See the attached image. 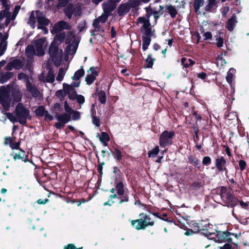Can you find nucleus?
<instances>
[{
	"mask_svg": "<svg viewBox=\"0 0 249 249\" xmlns=\"http://www.w3.org/2000/svg\"><path fill=\"white\" fill-rule=\"evenodd\" d=\"M15 112L18 122L22 125H25L27 123V119L30 115L29 110L22 103H18L16 107Z\"/></svg>",
	"mask_w": 249,
	"mask_h": 249,
	"instance_id": "1",
	"label": "nucleus"
},
{
	"mask_svg": "<svg viewBox=\"0 0 249 249\" xmlns=\"http://www.w3.org/2000/svg\"><path fill=\"white\" fill-rule=\"evenodd\" d=\"M18 79L19 80L25 79L26 80V89L31 93L32 96L37 98L41 96V93L35 85L32 84L30 81L28 75L23 73L21 72L18 74Z\"/></svg>",
	"mask_w": 249,
	"mask_h": 249,
	"instance_id": "2",
	"label": "nucleus"
},
{
	"mask_svg": "<svg viewBox=\"0 0 249 249\" xmlns=\"http://www.w3.org/2000/svg\"><path fill=\"white\" fill-rule=\"evenodd\" d=\"M175 136L174 131L164 130L159 137V144L161 147H165L173 144L172 140Z\"/></svg>",
	"mask_w": 249,
	"mask_h": 249,
	"instance_id": "3",
	"label": "nucleus"
},
{
	"mask_svg": "<svg viewBox=\"0 0 249 249\" xmlns=\"http://www.w3.org/2000/svg\"><path fill=\"white\" fill-rule=\"evenodd\" d=\"M59 46L51 43L49 48V54L50 58L54 62H60L62 57V50L59 49Z\"/></svg>",
	"mask_w": 249,
	"mask_h": 249,
	"instance_id": "4",
	"label": "nucleus"
},
{
	"mask_svg": "<svg viewBox=\"0 0 249 249\" xmlns=\"http://www.w3.org/2000/svg\"><path fill=\"white\" fill-rule=\"evenodd\" d=\"M144 32L142 34V49L146 51L150 44L151 37L154 35L155 30H152V28L143 29Z\"/></svg>",
	"mask_w": 249,
	"mask_h": 249,
	"instance_id": "5",
	"label": "nucleus"
},
{
	"mask_svg": "<svg viewBox=\"0 0 249 249\" xmlns=\"http://www.w3.org/2000/svg\"><path fill=\"white\" fill-rule=\"evenodd\" d=\"M0 103L3 108L8 110L10 107L8 90L4 86L0 88Z\"/></svg>",
	"mask_w": 249,
	"mask_h": 249,
	"instance_id": "6",
	"label": "nucleus"
},
{
	"mask_svg": "<svg viewBox=\"0 0 249 249\" xmlns=\"http://www.w3.org/2000/svg\"><path fill=\"white\" fill-rule=\"evenodd\" d=\"M227 160L224 156H218L215 160V166L218 172H225V176L228 178V170L226 167Z\"/></svg>",
	"mask_w": 249,
	"mask_h": 249,
	"instance_id": "7",
	"label": "nucleus"
},
{
	"mask_svg": "<svg viewBox=\"0 0 249 249\" xmlns=\"http://www.w3.org/2000/svg\"><path fill=\"white\" fill-rule=\"evenodd\" d=\"M36 13L37 15L36 18L38 22L37 28L42 30H46V33H48V30L45 26L49 25L50 20L45 17L42 16V13L40 11L36 10Z\"/></svg>",
	"mask_w": 249,
	"mask_h": 249,
	"instance_id": "8",
	"label": "nucleus"
},
{
	"mask_svg": "<svg viewBox=\"0 0 249 249\" xmlns=\"http://www.w3.org/2000/svg\"><path fill=\"white\" fill-rule=\"evenodd\" d=\"M231 236H235L236 237V235L228 231H216V237L219 242H231L232 241Z\"/></svg>",
	"mask_w": 249,
	"mask_h": 249,
	"instance_id": "9",
	"label": "nucleus"
},
{
	"mask_svg": "<svg viewBox=\"0 0 249 249\" xmlns=\"http://www.w3.org/2000/svg\"><path fill=\"white\" fill-rule=\"evenodd\" d=\"M224 206L228 208H234L239 203V200L232 194L230 193L222 200Z\"/></svg>",
	"mask_w": 249,
	"mask_h": 249,
	"instance_id": "10",
	"label": "nucleus"
},
{
	"mask_svg": "<svg viewBox=\"0 0 249 249\" xmlns=\"http://www.w3.org/2000/svg\"><path fill=\"white\" fill-rule=\"evenodd\" d=\"M199 231L202 234L204 235L206 237H208L212 234V233L209 231L210 224L208 221L201 220L199 222Z\"/></svg>",
	"mask_w": 249,
	"mask_h": 249,
	"instance_id": "11",
	"label": "nucleus"
},
{
	"mask_svg": "<svg viewBox=\"0 0 249 249\" xmlns=\"http://www.w3.org/2000/svg\"><path fill=\"white\" fill-rule=\"evenodd\" d=\"M23 66L22 61L19 59H15L10 61L6 66L5 69L6 71H11L13 69L19 70Z\"/></svg>",
	"mask_w": 249,
	"mask_h": 249,
	"instance_id": "12",
	"label": "nucleus"
},
{
	"mask_svg": "<svg viewBox=\"0 0 249 249\" xmlns=\"http://www.w3.org/2000/svg\"><path fill=\"white\" fill-rule=\"evenodd\" d=\"M71 29L70 24L64 20L56 22L53 27V31L55 33L60 32L64 29L69 30Z\"/></svg>",
	"mask_w": 249,
	"mask_h": 249,
	"instance_id": "13",
	"label": "nucleus"
},
{
	"mask_svg": "<svg viewBox=\"0 0 249 249\" xmlns=\"http://www.w3.org/2000/svg\"><path fill=\"white\" fill-rule=\"evenodd\" d=\"M117 5L112 3L108 0L102 3V7L104 14L110 15L111 13L116 8Z\"/></svg>",
	"mask_w": 249,
	"mask_h": 249,
	"instance_id": "14",
	"label": "nucleus"
},
{
	"mask_svg": "<svg viewBox=\"0 0 249 249\" xmlns=\"http://www.w3.org/2000/svg\"><path fill=\"white\" fill-rule=\"evenodd\" d=\"M18 150L19 152L18 153H15L14 155L13 159L14 160H16L17 159H18L21 160L25 162L29 161L28 155L26 154L25 151L21 148H20Z\"/></svg>",
	"mask_w": 249,
	"mask_h": 249,
	"instance_id": "15",
	"label": "nucleus"
},
{
	"mask_svg": "<svg viewBox=\"0 0 249 249\" xmlns=\"http://www.w3.org/2000/svg\"><path fill=\"white\" fill-rule=\"evenodd\" d=\"M238 22L237 17L235 14L232 15L231 17L228 19L226 23V28L230 32H232L234 29L235 24Z\"/></svg>",
	"mask_w": 249,
	"mask_h": 249,
	"instance_id": "16",
	"label": "nucleus"
},
{
	"mask_svg": "<svg viewBox=\"0 0 249 249\" xmlns=\"http://www.w3.org/2000/svg\"><path fill=\"white\" fill-rule=\"evenodd\" d=\"M130 9L127 2L121 3L118 8V14L119 16L123 17L126 15Z\"/></svg>",
	"mask_w": 249,
	"mask_h": 249,
	"instance_id": "17",
	"label": "nucleus"
},
{
	"mask_svg": "<svg viewBox=\"0 0 249 249\" xmlns=\"http://www.w3.org/2000/svg\"><path fill=\"white\" fill-rule=\"evenodd\" d=\"M66 38V33L64 32H59L56 33L54 36L53 40L52 43H53L54 44H57L58 46L60 45L62 42L65 41Z\"/></svg>",
	"mask_w": 249,
	"mask_h": 249,
	"instance_id": "18",
	"label": "nucleus"
},
{
	"mask_svg": "<svg viewBox=\"0 0 249 249\" xmlns=\"http://www.w3.org/2000/svg\"><path fill=\"white\" fill-rule=\"evenodd\" d=\"M55 117L58 121L61 122V123L64 124H65L71 120V115H70L69 114H66V113H63L61 114L56 113Z\"/></svg>",
	"mask_w": 249,
	"mask_h": 249,
	"instance_id": "19",
	"label": "nucleus"
},
{
	"mask_svg": "<svg viewBox=\"0 0 249 249\" xmlns=\"http://www.w3.org/2000/svg\"><path fill=\"white\" fill-rule=\"evenodd\" d=\"M74 39V35L71 32H69L66 36L65 39V44L67 45L66 48V52H69L72 47L71 41Z\"/></svg>",
	"mask_w": 249,
	"mask_h": 249,
	"instance_id": "20",
	"label": "nucleus"
},
{
	"mask_svg": "<svg viewBox=\"0 0 249 249\" xmlns=\"http://www.w3.org/2000/svg\"><path fill=\"white\" fill-rule=\"evenodd\" d=\"M208 4L205 6V10L206 12H214L218 5L216 0H208Z\"/></svg>",
	"mask_w": 249,
	"mask_h": 249,
	"instance_id": "21",
	"label": "nucleus"
},
{
	"mask_svg": "<svg viewBox=\"0 0 249 249\" xmlns=\"http://www.w3.org/2000/svg\"><path fill=\"white\" fill-rule=\"evenodd\" d=\"M139 219L132 220L131 221V224L133 228H135L137 230H143V221L144 218L142 216Z\"/></svg>",
	"mask_w": 249,
	"mask_h": 249,
	"instance_id": "22",
	"label": "nucleus"
},
{
	"mask_svg": "<svg viewBox=\"0 0 249 249\" xmlns=\"http://www.w3.org/2000/svg\"><path fill=\"white\" fill-rule=\"evenodd\" d=\"M139 219L132 220L131 221V224L133 228H135L137 230H143V221L144 218L142 216Z\"/></svg>",
	"mask_w": 249,
	"mask_h": 249,
	"instance_id": "23",
	"label": "nucleus"
},
{
	"mask_svg": "<svg viewBox=\"0 0 249 249\" xmlns=\"http://www.w3.org/2000/svg\"><path fill=\"white\" fill-rule=\"evenodd\" d=\"M188 162L197 168L200 169L201 167V163L199 160H198L196 156L193 155H189L188 157Z\"/></svg>",
	"mask_w": 249,
	"mask_h": 249,
	"instance_id": "24",
	"label": "nucleus"
},
{
	"mask_svg": "<svg viewBox=\"0 0 249 249\" xmlns=\"http://www.w3.org/2000/svg\"><path fill=\"white\" fill-rule=\"evenodd\" d=\"M115 187L116 193L118 196L124 195L125 193L124 184V181L121 180L118 182H115Z\"/></svg>",
	"mask_w": 249,
	"mask_h": 249,
	"instance_id": "25",
	"label": "nucleus"
},
{
	"mask_svg": "<svg viewBox=\"0 0 249 249\" xmlns=\"http://www.w3.org/2000/svg\"><path fill=\"white\" fill-rule=\"evenodd\" d=\"M180 62L183 69L192 66L195 64V61L193 60L185 57H182Z\"/></svg>",
	"mask_w": 249,
	"mask_h": 249,
	"instance_id": "26",
	"label": "nucleus"
},
{
	"mask_svg": "<svg viewBox=\"0 0 249 249\" xmlns=\"http://www.w3.org/2000/svg\"><path fill=\"white\" fill-rule=\"evenodd\" d=\"M97 95L98 100L101 104H105L107 101V96L106 93L104 90H101L97 93H94L92 94V96L94 97V95Z\"/></svg>",
	"mask_w": 249,
	"mask_h": 249,
	"instance_id": "27",
	"label": "nucleus"
},
{
	"mask_svg": "<svg viewBox=\"0 0 249 249\" xmlns=\"http://www.w3.org/2000/svg\"><path fill=\"white\" fill-rule=\"evenodd\" d=\"M136 23H143L142 26V29L151 28L150 20H146L144 17H140L137 19Z\"/></svg>",
	"mask_w": 249,
	"mask_h": 249,
	"instance_id": "28",
	"label": "nucleus"
},
{
	"mask_svg": "<svg viewBox=\"0 0 249 249\" xmlns=\"http://www.w3.org/2000/svg\"><path fill=\"white\" fill-rule=\"evenodd\" d=\"M111 153L113 158L118 161H120L122 159V152L120 150L116 147H113V149L111 150Z\"/></svg>",
	"mask_w": 249,
	"mask_h": 249,
	"instance_id": "29",
	"label": "nucleus"
},
{
	"mask_svg": "<svg viewBox=\"0 0 249 249\" xmlns=\"http://www.w3.org/2000/svg\"><path fill=\"white\" fill-rule=\"evenodd\" d=\"M165 7L163 6L160 5V9L158 11L155 10L152 8V15H153L155 22L156 23L158 19L160 18V16L162 15L164 12V9Z\"/></svg>",
	"mask_w": 249,
	"mask_h": 249,
	"instance_id": "30",
	"label": "nucleus"
},
{
	"mask_svg": "<svg viewBox=\"0 0 249 249\" xmlns=\"http://www.w3.org/2000/svg\"><path fill=\"white\" fill-rule=\"evenodd\" d=\"M14 76L13 72H6L5 73L1 75L0 74V83L4 84L6 83L8 80L12 78Z\"/></svg>",
	"mask_w": 249,
	"mask_h": 249,
	"instance_id": "31",
	"label": "nucleus"
},
{
	"mask_svg": "<svg viewBox=\"0 0 249 249\" xmlns=\"http://www.w3.org/2000/svg\"><path fill=\"white\" fill-rule=\"evenodd\" d=\"M7 36H4L1 39L0 42V55L2 56L4 53L7 49V42L6 40Z\"/></svg>",
	"mask_w": 249,
	"mask_h": 249,
	"instance_id": "32",
	"label": "nucleus"
},
{
	"mask_svg": "<svg viewBox=\"0 0 249 249\" xmlns=\"http://www.w3.org/2000/svg\"><path fill=\"white\" fill-rule=\"evenodd\" d=\"M155 60L156 59L152 57V54H149L145 60L146 65H144L143 68L144 69L152 68Z\"/></svg>",
	"mask_w": 249,
	"mask_h": 249,
	"instance_id": "33",
	"label": "nucleus"
},
{
	"mask_svg": "<svg viewBox=\"0 0 249 249\" xmlns=\"http://www.w3.org/2000/svg\"><path fill=\"white\" fill-rule=\"evenodd\" d=\"M216 192L218 195H220L222 200L230 194V192H227V189L225 186H221L217 189Z\"/></svg>",
	"mask_w": 249,
	"mask_h": 249,
	"instance_id": "34",
	"label": "nucleus"
},
{
	"mask_svg": "<svg viewBox=\"0 0 249 249\" xmlns=\"http://www.w3.org/2000/svg\"><path fill=\"white\" fill-rule=\"evenodd\" d=\"M85 74V71L83 69V67L81 66L80 69L76 71L71 78L74 80H79L82 76Z\"/></svg>",
	"mask_w": 249,
	"mask_h": 249,
	"instance_id": "35",
	"label": "nucleus"
},
{
	"mask_svg": "<svg viewBox=\"0 0 249 249\" xmlns=\"http://www.w3.org/2000/svg\"><path fill=\"white\" fill-rule=\"evenodd\" d=\"M25 54L27 57L31 58L36 54L35 48L32 45H29L25 49Z\"/></svg>",
	"mask_w": 249,
	"mask_h": 249,
	"instance_id": "36",
	"label": "nucleus"
},
{
	"mask_svg": "<svg viewBox=\"0 0 249 249\" xmlns=\"http://www.w3.org/2000/svg\"><path fill=\"white\" fill-rule=\"evenodd\" d=\"M165 8L166 10H167V12L169 13L172 18H174L176 17L178 14V11L174 6L171 4H169L167 5Z\"/></svg>",
	"mask_w": 249,
	"mask_h": 249,
	"instance_id": "37",
	"label": "nucleus"
},
{
	"mask_svg": "<svg viewBox=\"0 0 249 249\" xmlns=\"http://www.w3.org/2000/svg\"><path fill=\"white\" fill-rule=\"evenodd\" d=\"M204 181L202 180H197L194 181L191 184V188L192 190L197 191L201 187L204 185Z\"/></svg>",
	"mask_w": 249,
	"mask_h": 249,
	"instance_id": "38",
	"label": "nucleus"
},
{
	"mask_svg": "<svg viewBox=\"0 0 249 249\" xmlns=\"http://www.w3.org/2000/svg\"><path fill=\"white\" fill-rule=\"evenodd\" d=\"M204 3V0H194L193 6L196 13H198L199 14L200 13L199 11L200 8L203 6Z\"/></svg>",
	"mask_w": 249,
	"mask_h": 249,
	"instance_id": "39",
	"label": "nucleus"
},
{
	"mask_svg": "<svg viewBox=\"0 0 249 249\" xmlns=\"http://www.w3.org/2000/svg\"><path fill=\"white\" fill-rule=\"evenodd\" d=\"M99 139L100 141L103 143L104 146H107V142L110 141L109 136L107 133L106 132H101Z\"/></svg>",
	"mask_w": 249,
	"mask_h": 249,
	"instance_id": "40",
	"label": "nucleus"
},
{
	"mask_svg": "<svg viewBox=\"0 0 249 249\" xmlns=\"http://www.w3.org/2000/svg\"><path fill=\"white\" fill-rule=\"evenodd\" d=\"M47 110H45V108L43 106H38L35 110V113L36 115L38 117H43L45 114Z\"/></svg>",
	"mask_w": 249,
	"mask_h": 249,
	"instance_id": "41",
	"label": "nucleus"
},
{
	"mask_svg": "<svg viewBox=\"0 0 249 249\" xmlns=\"http://www.w3.org/2000/svg\"><path fill=\"white\" fill-rule=\"evenodd\" d=\"M139 216H142L144 218V220L143 221V230H144L148 226H153L154 225V223L153 222H148L147 219V214L144 213H141L139 214Z\"/></svg>",
	"mask_w": 249,
	"mask_h": 249,
	"instance_id": "42",
	"label": "nucleus"
},
{
	"mask_svg": "<svg viewBox=\"0 0 249 249\" xmlns=\"http://www.w3.org/2000/svg\"><path fill=\"white\" fill-rule=\"evenodd\" d=\"M54 81V74L53 70L51 68H49V71L46 76V81L48 83H53Z\"/></svg>",
	"mask_w": 249,
	"mask_h": 249,
	"instance_id": "43",
	"label": "nucleus"
},
{
	"mask_svg": "<svg viewBox=\"0 0 249 249\" xmlns=\"http://www.w3.org/2000/svg\"><path fill=\"white\" fill-rule=\"evenodd\" d=\"M63 92L65 95H69L73 89L72 86L67 83L63 84Z\"/></svg>",
	"mask_w": 249,
	"mask_h": 249,
	"instance_id": "44",
	"label": "nucleus"
},
{
	"mask_svg": "<svg viewBox=\"0 0 249 249\" xmlns=\"http://www.w3.org/2000/svg\"><path fill=\"white\" fill-rule=\"evenodd\" d=\"M144 9L146 12V14L145 15V17L144 18L146 20H150V17L152 15V7L149 5L147 7L144 8Z\"/></svg>",
	"mask_w": 249,
	"mask_h": 249,
	"instance_id": "45",
	"label": "nucleus"
},
{
	"mask_svg": "<svg viewBox=\"0 0 249 249\" xmlns=\"http://www.w3.org/2000/svg\"><path fill=\"white\" fill-rule=\"evenodd\" d=\"M159 151V147L158 146H156L152 150L148 151V157L152 158L155 157L158 154Z\"/></svg>",
	"mask_w": 249,
	"mask_h": 249,
	"instance_id": "46",
	"label": "nucleus"
},
{
	"mask_svg": "<svg viewBox=\"0 0 249 249\" xmlns=\"http://www.w3.org/2000/svg\"><path fill=\"white\" fill-rule=\"evenodd\" d=\"M74 12V8L73 5L72 3H69L64 9L65 14H73Z\"/></svg>",
	"mask_w": 249,
	"mask_h": 249,
	"instance_id": "47",
	"label": "nucleus"
},
{
	"mask_svg": "<svg viewBox=\"0 0 249 249\" xmlns=\"http://www.w3.org/2000/svg\"><path fill=\"white\" fill-rule=\"evenodd\" d=\"M119 198L120 199L119 201V204H122L124 202H127L129 200V196L127 194H124V195H123L122 196H119Z\"/></svg>",
	"mask_w": 249,
	"mask_h": 249,
	"instance_id": "48",
	"label": "nucleus"
},
{
	"mask_svg": "<svg viewBox=\"0 0 249 249\" xmlns=\"http://www.w3.org/2000/svg\"><path fill=\"white\" fill-rule=\"evenodd\" d=\"M141 1V0H133L127 2V3L130 9H131V8L138 7L140 5Z\"/></svg>",
	"mask_w": 249,
	"mask_h": 249,
	"instance_id": "49",
	"label": "nucleus"
},
{
	"mask_svg": "<svg viewBox=\"0 0 249 249\" xmlns=\"http://www.w3.org/2000/svg\"><path fill=\"white\" fill-rule=\"evenodd\" d=\"M95 80L96 78L90 74H88L85 77V81L88 85H91Z\"/></svg>",
	"mask_w": 249,
	"mask_h": 249,
	"instance_id": "50",
	"label": "nucleus"
},
{
	"mask_svg": "<svg viewBox=\"0 0 249 249\" xmlns=\"http://www.w3.org/2000/svg\"><path fill=\"white\" fill-rule=\"evenodd\" d=\"M45 39L43 38L37 39L34 42L36 48L43 47Z\"/></svg>",
	"mask_w": 249,
	"mask_h": 249,
	"instance_id": "51",
	"label": "nucleus"
},
{
	"mask_svg": "<svg viewBox=\"0 0 249 249\" xmlns=\"http://www.w3.org/2000/svg\"><path fill=\"white\" fill-rule=\"evenodd\" d=\"M72 115L71 120L75 121L78 120L80 119V113L79 111L73 110L71 113V116Z\"/></svg>",
	"mask_w": 249,
	"mask_h": 249,
	"instance_id": "52",
	"label": "nucleus"
},
{
	"mask_svg": "<svg viewBox=\"0 0 249 249\" xmlns=\"http://www.w3.org/2000/svg\"><path fill=\"white\" fill-rule=\"evenodd\" d=\"M13 98L16 102H19L21 100L22 95L19 92H15L12 93Z\"/></svg>",
	"mask_w": 249,
	"mask_h": 249,
	"instance_id": "53",
	"label": "nucleus"
},
{
	"mask_svg": "<svg viewBox=\"0 0 249 249\" xmlns=\"http://www.w3.org/2000/svg\"><path fill=\"white\" fill-rule=\"evenodd\" d=\"M28 23L30 24L31 26L33 28L35 27V24L36 23V19H35V17L33 11L32 12V13L31 14V15L29 17Z\"/></svg>",
	"mask_w": 249,
	"mask_h": 249,
	"instance_id": "54",
	"label": "nucleus"
},
{
	"mask_svg": "<svg viewBox=\"0 0 249 249\" xmlns=\"http://www.w3.org/2000/svg\"><path fill=\"white\" fill-rule=\"evenodd\" d=\"M64 75L65 73L63 69L62 68H60L56 76V80L58 81H61L64 78Z\"/></svg>",
	"mask_w": 249,
	"mask_h": 249,
	"instance_id": "55",
	"label": "nucleus"
},
{
	"mask_svg": "<svg viewBox=\"0 0 249 249\" xmlns=\"http://www.w3.org/2000/svg\"><path fill=\"white\" fill-rule=\"evenodd\" d=\"M58 0V4H57V8H60L65 7L66 5H67L69 0Z\"/></svg>",
	"mask_w": 249,
	"mask_h": 249,
	"instance_id": "56",
	"label": "nucleus"
},
{
	"mask_svg": "<svg viewBox=\"0 0 249 249\" xmlns=\"http://www.w3.org/2000/svg\"><path fill=\"white\" fill-rule=\"evenodd\" d=\"M239 167L241 171H244L247 167V162L243 160H240L238 161Z\"/></svg>",
	"mask_w": 249,
	"mask_h": 249,
	"instance_id": "57",
	"label": "nucleus"
},
{
	"mask_svg": "<svg viewBox=\"0 0 249 249\" xmlns=\"http://www.w3.org/2000/svg\"><path fill=\"white\" fill-rule=\"evenodd\" d=\"M109 15L108 14H105L104 15L103 14L101 16L99 17L98 18H96L97 19L102 23H104L106 22V21L107 19V18Z\"/></svg>",
	"mask_w": 249,
	"mask_h": 249,
	"instance_id": "58",
	"label": "nucleus"
},
{
	"mask_svg": "<svg viewBox=\"0 0 249 249\" xmlns=\"http://www.w3.org/2000/svg\"><path fill=\"white\" fill-rule=\"evenodd\" d=\"M55 96L59 98L60 101H63L66 96L62 90L59 89L56 91Z\"/></svg>",
	"mask_w": 249,
	"mask_h": 249,
	"instance_id": "59",
	"label": "nucleus"
},
{
	"mask_svg": "<svg viewBox=\"0 0 249 249\" xmlns=\"http://www.w3.org/2000/svg\"><path fill=\"white\" fill-rule=\"evenodd\" d=\"M79 41H80V40L79 39L74 38L71 44H72V51H73V53L76 52V51L77 49L78 46Z\"/></svg>",
	"mask_w": 249,
	"mask_h": 249,
	"instance_id": "60",
	"label": "nucleus"
},
{
	"mask_svg": "<svg viewBox=\"0 0 249 249\" xmlns=\"http://www.w3.org/2000/svg\"><path fill=\"white\" fill-rule=\"evenodd\" d=\"M202 164L205 166H208L211 164L212 160L209 156H205L203 157L202 160Z\"/></svg>",
	"mask_w": 249,
	"mask_h": 249,
	"instance_id": "61",
	"label": "nucleus"
},
{
	"mask_svg": "<svg viewBox=\"0 0 249 249\" xmlns=\"http://www.w3.org/2000/svg\"><path fill=\"white\" fill-rule=\"evenodd\" d=\"M91 118L92 123L97 127L100 126L101 123L99 118L96 116H92Z\"/></svg>",
	"mask_w": 249,
	"mask_h": 249,
	"instance_id": "62",
	"label": "nucleus"
},
{
	"mask_svg": "<svg viewBox=\"0 0 249 249\" xmlns=\"http://www.w3.org/2000/svg\"><path fill=\"white\" fill-rule=\"evenodd\" d=\"M6 116L8 119L13 123H15L16 122H18V120L16 119V117L15 116L13 115V113L8 112L6 113Z\"/></svg>",
	"mask_w": 249,
	"mask_h": 249,
	"instance_id": "63",
	"label": "nucleus"
},
{
	"mask_svg": "<svg viewBox=\"0 0 249 249\" xmlns=\"http://www.w3.org/2000/svg\"><path fill=\"white\" fill-rule=\"evenodd\" d=\"M20 141H19L16 142H13L11 144V145L9 146L13 150H14V149L18 150L20 148Z\"/></svg>",
	"mask_w": 249,
	"mask_h": 249,
	"instance_id": "64",
	"label": "nucleus"
}]
</instances>
